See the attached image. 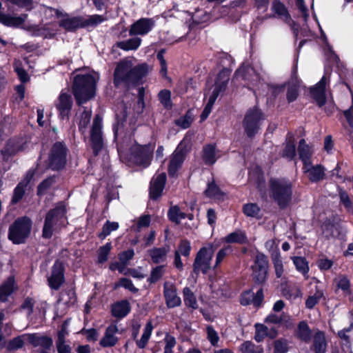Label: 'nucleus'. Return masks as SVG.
<instances>
[{
    "mask_svg": "<svg viewBox=\"0 0 353 353\" xmlns=\"http://www.w3.org/2000/svg\"><path fill=\"white\" fill-rule=\"evenodd\" d=\"M300 159L302 160L303 165L310 163V158L311 155L310 148L306 144L305 139H302L299 141L298 148Z\"/></svg>",
    "mask_w": 353,
    "mask_h": 353,
    "instance_id": "37998d69",
    "label": "nucleus"
},
{
    "mask_svg": "<svg viewBox=\"0 0 353 353\" xmlns=\"http://www.w3.org/2000/svg\"><path fill=\"white\" fill-rule=\"evenodd\" d=\"M68 336V322L65 321L62 324L61 330L57 333V339L56 341V343L66 342L65 339Z\"/></svg>",
    "mask_w": 353,
    "mask_h": 353,
    "instance_id": "69168bd1",
    "label": "nucleus"
},
{
    "mask_svg": "<svg viewBox=\"0 0 353 353\" xmlns=\"http://www.w3.org/2000/svg\"><path fill=\"white\" fill-rule=\"evenodd\" d=\"M158 98L164 108L167 109L172 108V103L171 101V92L170 90L166 89L161 90L159 92Z\"/></svg>",
    "mask_w": 353,
    "mask_h": 353,
    "instance_id": "3c124183",
    "label": "nucleus"
},
{
    "mask_svg": "<svg viewBox=\"0 0 353 353\" xmlns=\"http://www.w3.org/2000/svg\"><path fill=\"white\" fill-rule=\"evenodd\" d=\"M296 337L305 343H309L311 341L312 330L307 323L305 321L299 322L296 331Z\"/></svg>",
    "mask_w": 353,
    "mask_h": 353,
    "instance_id": "c756f323",
    "label": "nucleus"
},
{
    "mask_svg": "<svg viewBox=\"0 0 353 353\" xmlns=\"http://www.w3.org/2000/svg\"><path fill=\"white\" fill-rule=\"evenodd\" d=\"M234 78L236 79H241L243 80L255 81L258 79L254 69L249 65H242L235 72Z\"/></svg>",
    "mask_w": 353,
    "mask_h": 353,
    "instance_id": "7c9ffc66",
    "label": "nucleus"
},
{
    "mask_svg": "<svg viewBox=\"0 0 353 353\" xmlns=\"http://www.w3.org/2000/svg\"><path fill=\"white\" fill-rule=\"evenodd\" d=\"M119 333V327L116 324L112 323L109 325L105 330L103 336L100 339L99 345L103 348L115 346L119 340L117 336Z\"/></svg>",
    "mask_w": 353,
    "mask_h": 353,
    "instance_id": "f3484780",
    "label": "nucleus"
},
{
    "mask_svg": "<svg viewBox=\"0 0 353 353\" xmlns=\"http://www.w3.org/2000/svg\"><path fill=\"white\" fill-rule=\"evenodd\" d=\"M66 163V148L61 143H54L50 152L48 157V166L52 170L62 169Z\"/></svg>",
    "mask_w": 353,
    "mask_h": 353,
    "instance_id": "1a4fd4ad",
    "label": "nucleus"
},
{
    "mask_svg": "<svg viewBox=\"0 0 353 353\" xmlns=\"http://www.w3.org/2000/svg\"><path fill=\"white\" fill-rule=\"evenodd\" d=\"M26 342L29 343V334H21L10 340L7 349L10 351L17 350L22 348Z\"/></svg>",
    "mask_w": 353,
    "mask_h": 353,
    "instance_id": "f704fd0d",
    "label": "nucleus"
},
{
    "mask_svg": "<svg viewBox=\"0 0 353 353\" xmlns=\"http://www.w3.org/2000/svg\"><path fill=\"white\" fill-rule=\"evenodd\" d=\"M142 39L139 37H134L125 41H118L115 46L124 51H135L141 46Z\"/></svg>",
    "mask_w": 353,
    "mask_h": 353,
    "instance_id": "cd10ccee",
    "label": "nucleus"
},
{
    "mask_svg": "<svg viewBox=\"0 0 353 353\" xmlns=\"http://www.w3.org/2000/svg\"><path fill=\"white\" fill-rule=\"evenodd\" d=\"M119 228V223L117 222H111L107 221L103 225L101 232L99 236L103 239L108 236L112 231H115Z\"/></svg>",
    "mask_w": 353,
    "mask_h": 353,
    "instance_id": "864d4df0",
    "label": "nucleus"
},
{
    "mask_svg": "<svg viewBox=\"0 0 353 353\" xmlns=\"http://www.w3.org/2000/svg\"><path fill=\"white\" fill-rule=\"evenodd\" d=\"M271 259L274 265L275 274L277 278H281L284 272L283 264L279 252L271 253Z\"/></svg>",
    "mask_w": 353,
    "mask_h": 353,
    "instance_id": "ea45409f",
    "label": "nucleus"
},
{
    "mask_svg": "<svg viewBox=\"0 0 353 353\" xmlns=\"http://www.w3.org/2000/svg\"><path fill=\"white\" fill-rule=\"evenodd\" d=\"M205 194L207 197L217 201L221 200L223 198V192L214 181L208 183Z\"/></svg>",
    "mask_w": 353,
    "mask_h": 353,
    "instance_id": "e433bc0d",
    "label": "nucleus"
},
{
    "mask_svg": "<svg viewBox=\"0 0 353 353\" xmlns=\"http://www.w3.org/2000/svg\"><path fill=\"white\" fill-rule=\"evenodd\" d=\"M254 339L257 342L263 341L265 337L269 336L268 328L261 323H256Z\"/></svg>",
    "mask_w": 353,
    "mask_h": 353,
    "instance_id": "09e8293b",
    "label": "nucleus"
},
{
    "mask_svg": "<svg viewBox=\"0 0 353 353\" xmlns=\"http://www.w3.org/2000/svg\"><path fill=\"white\" fill-rule=\"evenodd\" d=\"M91 116L92 111L90 110H84L82 112L79 123V129L82 133L85 132L86 128L90 123Z\"/></svg>",
    "mask_w": 353,
    "mask_h": 353,
    "instance_id": "5fc2aeb1",
    "label": "nucleus"
},
{
    "mask_svg": "<svg viewBox=\"0 0 353 353\" xmlns=\"http://www.w3.org/2000/svg\"><path fill=\"white\" fill-rule=\"evenodd\" d=\"M153 325L151 321H148L144 327L143 332L139 339L137 338L135 339L136 345L139 349H144L151 337L152 332L153 330Z\"/></svg>",
    "mask_w": 353,
    "mask_h": 353,
    "instance_id": "2f4dec72",
    "label": "nucleus"
},
{
    "mask_svg": "<svg viewBox=\"0 0 353 353\" xmlns=\"http://www.w3.org/2000/svg\"><path fill=\"white\" fill-rule=\"evenodd\" d=\"M90 140L94 153L97 155L103 146L102 120L99 115H97L93 120Z\"/></svg>",
    "mask_w": 353,
    "mask_h": 353,
    "instance_id": "f8f14e48",
    "label": "nucleus"
},
{
    "mask_svg": "<svg viewBox=\"0 0 353 353\" xmlns=\"http://www.w3.org/2000/svg\"><path fill=\"white\" fill-rule=\"evenodd\" d=\"M163 296L168 307L172 308L181 305V300L177 295V290L174 283L168 281L164 283Z\"/></svg>",
    "mask_w": 353,
    "mask_h": 353,
    "instance_id": "a211bd4d",
    "label": "nucleus"
},
{
    "mask_svg": "<svg viewBox=\"0 0 353 353\" xmlns=\"http://www.w3.org/2000/svg\"><path fill=\"white\" fill-rule=\"evenodd\" d=\"M270 194L281 208L290 203L292 196V183L285 179H272L270 181Z\"/></svg>",
    "mask_w": 353,
    "mask_h": 353,
    "instance_id": "7ed1b4c3",
    "label": "nucleus"
},
{
    "mask_svg": "<svg viewBox=\"0 0 353 353\" xmlns=\"http://www.w3.org/2000/svg\"><path fill=\"white\" fill-rule=\"evenodd\" d=\"M243 212L245 216L250 218L259 219L261 216V208L256 203H246L243 207Z\"/></svg>",
    "mask_w": 353,
    "mask_h": 353,
    "instance_id": "a19ab883",
    "label": "nucleus"
},
{
    "mask_svg": "<svg viewBox=\"0 0 353 353\" xmlns=\"http://www.w3.org/2000/svg\"><path fill=\"white\" fill-rule=\"evenodd\" d=\"M241 353H263L261 345H256L250 341H244L239 347Z\"/></svg>",
    "mask_w": 353,
    "mask_h": 353,
    "instance_id": "c03bdc74",
    "label": "nucleus"
},
{
    "mask_svg": "<svg viewBox=\"0 0 353 353\" xmlns=\"http://www.w3.org/2000/svg\"><path fill=\"white\" fill-rule=\"evenodd\" d=\"M35 301L33 298L26 297L22 304L21 305V310L26 312V315L28 319H32L34 318V306Z\"/></svg>",
    "mask_w": 353,
    "mask_h": 353,
    "instance_id": "49530a36",
    "label": "nucleus"
},
{
    "mask_svg": "<svg viewBox=\"0 0 353 353\" xmlns=\"http://www.w3.org/2000/svg\"><path fill=\"white\" fill-rule=\"evenodd\" d=\"M263 120L264 116L260 109L256 107L249 109L243 121V126L246 135L252 137L257 134L260 130L261 121Z\"/></svg>",
    "mask_w": 353,
    "mask_h": 353,
    "instance_id": "0eeeda50",
    "label": "nucleus"
},
{
    "mask_svg": "<svg viewBox=\"0 0 353 353\" xmlns=\"http://www.w3.org/2000/svg\"><path fill=\"white\" fill-rule=\"evenodd\" d=\"M168 215L170 220L176 223H179L182 219L186 218V214L181 212L179 208L176 205L170 208Z\"/></svg>",
    "mask_w": 353,
    "mask_h": 353,
    "instance_id": "de8ad7c7",
    "label": "nucleus"
},
{
    "mask_svg": "<svg viewBox=\"0 0 353 353\" xmlns=\"http://www.w3.org/2000/svg\"><path fill=\"white\" fill-rule=\"evenodd\" d=\"M103 21V17L98 14L88 16L86 19L83 17V27L96 26Z\"/></svg>",
    "mask_w": 353,
    "mask_h": 353,
    "instance_id": "bf43d9fd",
    "label": "nucleus"
},
{
    "mask_svg": "<svg viewBox=\"0 0 353 353\" xmlns=\"http://www.w3.org/2000/svg\"><path fill=\"white\" fill-rule=\"evenodd\" d=\"M48 9L51 12H54L57 17H61L59 21V25L65 30L72 32L76 30L78 28H83V17H70L67 13H62L59 10L53 9L52 8H48Z\"/></svg>",
    "mask_w": 353,
    "mask_h": 353,
    "instance_id": "9b49d317",
    "label": "nucleus"
},
{
    "mask_svg": "<svg viewBox=\"0 0 353 353\" xmlns=\"http://www.w3.org/2000/svg\"><path fill=\"white\" fill-rule=\"evenodd\" d=\"M31 229L30 219L26 216L18 218L10 226L8 237L14 244L23 243L29 236Z\"/></svg>",
    "mask_w": 353,
    "mask_h": 353,
    "instance_id": "39448f33",
    "label": "nucleus"
},
{
    "mask_svg": "<svg viewBox=\"0 0 353 353\" xmlns=\"http://www.w3.org/2000/svg\"><path fill=\"white\" fill-rule=\"evenodd\" d=\"M303 170L312 182H317L322 180L325 175L324 169L322 166L319 165L313 166L311 162L303 165Z\"/></svg>",
    "mask_w": 353,
    "mask_h": 353,
    "instance_id": "5701e85b",
    "label": "nucleus"
},
{
    "mask_svg": "<svg viewBox=\"0 0 353 353\" xmlns=\"http://www.w3.org/2000/svg\"><path fill=\"white\" fill-rule=\"evenodd\" d=\"M292 260L297 271L305 276L309 271V266L307 261L302 256H293Z\"/></svg>",
    "mask_w": 353,
    "mask_h": 353,
    "instance_id": "a18cd8bd",
    "label": "nucleus"
},
{
    "mask_svg": "<svg viewBox=\"0 0 353 353\" xmlns=\"http://www.w3.org/2000/svg\"><path fill=\"white\" fill-rule=\"evenodd\" d=\"M323 296V292L321 290H316L312 295H310L305 301V307L307 309H312Z\"/></svg>",
    "mask_w": 353,
    "mask_h": 353,
    "instance_id": "603ef678",
    "label": "nucleus"
},
{
    "mask_svg": "<svg viewBox=\"0 0 353 353\" xmlns=\"http://www.w3.org/2000/svg\"><path fill=\"white\" fill-rule=\"evenodd\" d=\"M169 251L170 248L168 246L153 248L148 250V254L154 263H161L166 261Z\"/></svg>",
    "mask_w": 353,
    "mask_h": 353,
    "instance_id": "bb28decb",
    "label": "nucleus"
},
{
    "mask_svg": "<svg viewBox=\"0 0 353 353\" xmlns=\"http://www.w3.org/2000/svg\"><path fill=\"white\" fill-rule=\"evenodd\" d=\"M14 290V280L13 278H9L0 287V302L6 301L7 298L13 292Z\"/></svg>",
    "mask_w": 353,
    "mask_h": 353,
    "instance_id": "58836bf2",
    "label": "nucleus"
},
{
    "mask_svg": "<svg viewBox=\"0 0 353 353\" xmlns=\"http://www.w3.org/2000/svg\"><path fill=\"white\" fill-rule=\"evenodd\" d=\"M214 252L212 244H208L199 250L193 263V271L196 274L200 272L206 274L208 272Z\"/></svg>",
    "mask_w": 353,
    "mask_h": 353,
    "instance_id": "6e6552de",
    "label": "nucleus"
},
{
    "mask_svg": "<svg viewBox=\"0 0 353 353\" xmlns=\"http://www.w3.org/2000/svg\"><path fill=\"white\" fill-rule=\"evenodd\" d=\"M329 82V79L324 75L314 87L310 88V94L319 107H322L326 103V86Z\"/></svg>",
    "mask_w": 353,
    "mask_h": 353,
    "instance_id": "dca6fc26",
    "label": "nucleus"
},
{
    "mask_svg": "<svg viewBox=\"0 0 353 353\" xmlns=\"http://www.w3.org/2000/svg\"><path fill=\"white\" fill-rule=\"evenodd\" d=\"M282 294L285 299L291 301L300 298L303 295L301 288L296 284L286 285L283 288Z\"/></svg>",
    "mask_w": 353,
    "mask_h": 353,
    "instance_id": "473e14b6",
    "label": "nucleus"
},
{
    "mask_svg": "<svg viewBox=\"0 0 353 353\" xmlns=\"http://www.w3.org/2000/svg\"><path fill=\"white\" fill-rule=\"evenodd\" d=\"M296 154V148L294 143L290 140L286 142L285 147L283 152V156L292 160Z\"/></svg>",
    "mask_w": 353,
    "mask_h": 353,
    "instance_id": "680f3d73",
    "label": "nucleus"
},
{
    "mask_svg": "<svg viewBox=\"0 0 353 353\" xmlns=\"http://www.w3.org/2000/svg\"><path fill=\"white\" fill-rule=\"evenodd\" d=\"M252 268L254 281L259 283H264L268 276V261L267 256L262 253H258Z\"/></svg>",
    "mask_w": 353,
    "mask_h": 353,
    "instance_id": "9d476101",
    "label": "nucleus"
},
{
    "mask_svg": "<svg viewBox=\"0 0 353 353\" xmlns=\"http://www.w3.org/2000/svg\"><path fill=\"white\" fill-rule=\"evenodd\" d=\"M153 148L150 145L136 146L132 150L134 163L144 168L148 167L152 158Z\"/></svg>",
    "mask_w": 353,
    "mask_h": 353,
    "instance_id": "ddd939ff",
    "label": "nucleus"
},
{
    "mask_svg": "<svg viewBox=\"0 0 353 353\" xmlns=\"http://www.w3.org/2000/svg\"><path fill=\"white\" fill-rule=\"evenodd\" d=\"M183 297L185 305L188 307L192 309L198 308V303L194 292L188 287H185L183 290Z\"/></svg>",
    "mask_w": 353,
    "mask_h": 353,
    "instance_id": "4c0bfd02",
    "label": "nucleus"
},
{
    "mask_svg": "<svg viewBox=\"0 0 353 353\" xmlns=\"http://www.w3.org/2000/svg\"><path fill=\"white\" fill-rule=\"evenodd\" d=\"M148 67L146 63L134 66L132 61L124 59L117 65L114 72V83L115 86L123 83L127 86L134 85L147 74Z\"/></svg>",
    "mask_w": 353,
    "mask_h": 353,
    "instance_id": "f257e3e1",
    "label": "nucleus"
},
{
    "mask_svg": "<svg viewBox=\"0 0 353 353\" xmlns=\"http://www.w3.org/2000/svg\"><path fill=\"white\" fill-rule=\"evenodd\" d=\"M65 207L63 203H59L54 209L48 212L43 228L44 238H50L56 228L65 225Z\"/></svg>",
    "mask_w": 353,
    "mask_h": 353,
    "instance_id": "20e7f679",
    "label": "nucleus"
},
{
    "mask_svg": "<svg viewBox=\"0 0 353 353\" xmlns=\"http://www.w3.org/2000/svg\"><path fill=\"white\" fill-rule=\"evenodd\" d=\"M121 287L124 288L132 293H137L139 291V290L132 283V281L127 278L120 279L118 282L114 283V289H117Z\"/></svg>",
    "mask_w": 353,
    "mask_h": 353,
    "instance_id": "8fccbe9b",
    "label": "nucleus"
},
{
    "mask_svg": "<svg viewBox=\"0 0 353 353\" xmlns=\"http://www.w3.org/2000/svg\"><path fill=\"white\" fill-rule=\"evenodd\" d=\"M224 241L226 243H244L247 241L245 233L241 230H236L224 237Z\"/></svg>",
    "mask_w": 353,
    "mask_h": 353,
    "instance_id": "79ce46f5",
    "label": "nucleus"
},
{
    "mask_svg": "<svg viewBox=\"0 0 353 353\" xmlns=\"http://www.w3.org/2000/svg\"><path fill=\"white\" fill-rule=\"evenodd\" d=\"M337 287L343 291L349 290L350 283L349 279L343 275H339L334 280Z\"/></svg>",
    "mask_w": 353,
    "mask_h": 353,
    "instance_id": "0e129e2a",
    "label": "nucleus"
},
{
    "mask_svg": "<svg viewBox=\"0 0 353 353\" xmlns=\"http://www.w3.org/2000/svg\"><path fill=\"white\" fill-rule=\"evenodd\" d=\"M54 182V177H49L43 180L38 186L37 194L40 196L44 194Z\"/></svg>",
    "mask_w": 353,
    "mask_h": 353,
    "instance_id": "052dcab7",
    "label": "nucleus"
},
{
    "mask_svg": "<svg viewBox=\"0 0 353 353\" xmlns=\"http://www.w3.org/2000/svg\"><path fill=\"white\" fill-rule=\"evenodd\" d=\"M207 339L212 345L216 346L219 341V337L216 331L211 325H208L206 327Z\"/></svg>",
    "mask_w": 353,
    "mask_h": 353,
    "instance_id": "e2e57ef3",
    "label": "nucleus"
},
{
    "mask_svg": "<svg viewBox=\"0 0 353 353\" xmlns=\"http://www.w3.org/2000/svg\"><path fill=\"white\" fill-rule=\"evenodd\" d=\"M64 268L61 262L56 261L52 266V274L48 279L50 287L58 290L64 282Z\"/></svg>",
    "mask_w": 353,
    "mask_h": 353,
    "instance_id": "6ab92c4d",
    "label": "nucleus"
},
{
    "mask_svg": "<svg viewBox=\"0 0 353 353\" xmlns=\"http://www.w3.org/2000/svg\"><path fill=\"white\" fill-rule=\"evenodd\" d=\"M164 266L159 265L153 268L151 271L150 276L148 279V281L154 283L158 281L164 274Z\"/></svg>",
    "mask_w": 353,
    "mask_h": 353,
    "instance_id": "4d7b16f0",
    "label": "nucleus"
},
{
    "mask_svg": "<svg viewBox=\"0 0 353 353\" xmlns=\"http://www.w3.org/2000/svg\"><path fill=\"white\" fill-rule=\"evenodd\" d=\"M203 159L206 164H214L217 157L216 156V148L214 145L208 144L203 147Z\"/></svg>",
    "mask_w": 353,
    "mask_h": 353,
    "instance_id": "c9c22d12",
    "label": "nucleus"
},
{
    "mask_svg": "<svg viewBox=\"0 0 353 353\" xmlns=\"http://www.w3.org/2000/svg\"><path fill=\"white\" fill-rule=\"evenodd\" d=\"M155 26V21L152 18H141L133 23L130 28V36H144L148 34Z\"/></svg>",
    "mask_w": 353,
    "mask_h": 353,
    "instance_id": "4468645a",
    "label": "nucleus"
},
{
    "mask_svg": "<svg viewBox=\"0 0 353 353\" xmlns=\"http://www.w3.org/2000/svg\"><path fill=\"white\" fill-rule=\"evenodd\" d=\"M230 71L227 68H223L218 74L214 84L213 91L209 97L208 101L205 106L201 115V121H205L210 114L212 107L219 94L223 92L229 81Z\"/></svg>",
    "mask_w": 353,
    "mask_h": 353,
    "instance_id": "423d86ee",
    "label": "nucleus"
},
{
    "mask_svg": "<svg viewBox=\"0 0 353 353\" xmlns=\"http://www.w3.org/2000/svg\"><path fill=\"white\" fill-rule=\"evenodd\" d=\"M72 105V101L71 96L67 93L61 92L56 103V107L61 119H64L68 117Z\"/></svg>",
    "mask_w": 353,
    "mask_h": 353,
    "instance_id": "4be33fe9",
    "label": "nucleus"
},
{
    "mask_svg": "<svg viewBox=\"0 0 353 353\" xmlns=\"http://www.w3.org/2000/svg\"><path fill=\"white\" fill-rule=\"evenodd\" d=\"M95 72L77 74L73 83V94L79 104H82L92 99L95 94V87L99 80Z\"/></svg>",
    "mask_w": 353,
    "mask_h": 353,
    "instance_id": "f03ea898",
    "label": "nucleus"
},
{
    "mask_svg": "<svg viewBox=\"0 0 353 353\" xmlns=\"http://www.w3.org/2000/svg\"><path fill=\"white\" fill-rule=\"evenodd\" d=\"M33 170H30L27 172L23 179L20 183H19L13 191V195L11 199L12 204H17L21 200L25 194L26 188L33 178Z\"/></svg>",
    "mask_w": 353,
    "mask_h": 353,
    "instance_id": "412c9836",
    "label": "nucleus"
},
{
    "mask_svg": "<svg viewBox=\"0 0 353 353\" xmlns=\"http://www.w3.org/2000/svg\"><path fill=\"white\" fill-rule=\"evenodd\" d=\"M29 343L32 344L34 347H40L41 350L49 351L52 345V339L46 336L29 334Z\"/></svg>",
    "mask_w": 353,
    "mask_h": 353,
    "instance_id": "b1692460",
    "label": "nucleus"
},
{
    "mask_svg": "<svg viewBox=\"0 0 353 353\" xmlns=\"http://www.w3.org/2000/svg\"><path fill=\"white\" fill-rule=\"evenodd\" d=\"M130 309V303L127 300H122L112 305V315L116 318L122 319L128 314Z\"/></svg>",
    "mask_w": 353,
    "mask_h": 353,
    "instance_id": "a878e982",
    "label": "nucleus"
},
{
    "mask_svg": "<svg viewBox=\"0 0 353 353\" xmlns=\"http://www.w3.org/2000/svg\"><path fill=\"white\" fill-rule=\"evenodd\" d=\"M288 349L287 341L279 339L274 342V353H285Z\"/></svg>",
    "mask_w": 353,
    "mask_h": 353,
    "instance_id": "774afa93",
    "label": "nucleus"
},
{
    "mask_svg": "<svg viewBox=\"0 0 353 353\" xmlns=\"http://www.w3.org/2000/svg\"><path fill=\"white\" fill-rule=\"evenodd\" d=\"M191 245L190 241L185 239L181 240L177 249L175 252H178L179 254L183 255L185 257H188L190 254Z\"/></svg>",
    "mask_w": 353,
    "mask_h": 353,
    "instance_id": "6e6d98bb",
    "label": "nucleus"
},
{
    "mask_svg": "<svg viewBox=\"0 0 353 353\" xmlns=\"http://www.w3.org/2000/svg\"><path fill=\"white\" fill-rule=\"evenodd\" d=\"M313 347L315 353H325L327 342L323 332L317 330L313 336Z\"/></svg>",
    "mask_w": 353,
    "mask_h": 353,
    "instance_id": "c85d7f7f",
    "label": "nucleus"
},
{
    "mask_svg": "<svg viewBox=\"0 0 353 353\" xmlns=\"http://www.w3.org/2000/svg\"><path fill=\"white\" fill-rule=\"evenodd\" d=\"M111 249L112 245L110 243H107L99 248L98 253V262L99 263H103L108 260V254Z\"/></svg>",
    "mask_w": 353,
    "mask_h": 353,
    "instance_id": "13d9d810",
    "label": "nucleus"
},
{
    "mask_svg": "<svg viewBox=\"0 0 353 353\" xmlns=\"http://www.w3.org/2000/svg\"><path fill=\"white\" fill-rule=\"evenodd\" d=\"M166 181L165 172L156 174L150 182V196L152 199L159 198L163 192Z\"/></svg>",
    "mask_w": 353,
    "mask_h": 353,
    "instance_id": "aec40b11",
    "label": "nucleus"
},
{
    "mask_svg": "<svg viewBox=\"0 0 353 353\" xmlns=\"http://www.w3.org/2000/svg\"><path fill=\"white\" fill-rule=\"evenodd\" d=\"M14 67L15 72L22 83H26L29 81V76L28 73L25 70L20 67V64L18 61L14 62Z\"/></svg>",
    "mask_w": 353,
    "mask_h": 353,
    "instance_id": "338daca9",
    "label": "nucleus"
},
{
    "mask_svg": "<svg viewBox=\"0 0 353 353\" xmlns=\"http://www.w3.org/2000/svg\"><path fill=\"white\" fill-rule=\"evenodd\" d=\"M267 323L278 324L291 328L293 326V322L290 315L285 313L281 314H270L265 319Z\"/></svg>",
    "mask_w": 353,
    "mask_h": 353,
    "instance_id": "393cba45",
    "label": "nucleus"
},
{
    "mask_svg": "<svg viewBox=\"0 0 353 353\" xmlns=\"http://www.w3.org/2000/svg\"><path fill=\"white\" fill-rule=\"evenodd\" d=\"M185 141L183 140L170 157L168 165V174L170 176H175L178 170L181 167L185 159L183 145Z\"/></svg>",
    "mask_w": 353,
    "mask_h": 353,
    "instance_id": "2eb2a0df",
    "label": "nucleus"
},
{
    "mask_svg": "<svg viewBox=\"0 0 353 353\" xmlns=\"http://www.w3.org/2000/svg\"><path fill=\"white\" fill-rule=\"evenodd\" d=\"M272 10L279 18L285 22H290V14L285 6L281 1L279 0H274L272 6Z\"/></svg>",
    "mask_w": 353,
    "mask_h": 353,
    "instance_id": "72a5a7b5",
    "label": "nucleus"
}]
</instances>
